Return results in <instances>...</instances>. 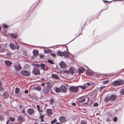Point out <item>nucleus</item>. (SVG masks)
Instances as JSON below:
<instances>
[{
    "label": "nucleus",
    "mask_w": 124,
    "mask_h": 124,
    "mask_svg": "<svg viewBox=\"0 0 124 124\" xmlns=\"http://www.w3.org/2000/svg\"><path fill=\"white\" fill-rule=\"evenodd\" d=\"M46 84L47 86H50L51 85L50 83L49 82H47L46 83Z\"/></svg>",
    "instance_id": "obj_41"
},
{
    "label": "nucleus",
    "mask_w": 124,
    "mask_h": 124,
    "mask_svg": "<svg viewBox=\"0 0 124 124\" xmlns=\"http://www.w3.org/2000/svg\"><path fill=\"white\" fill-rule=\"evenodd\" d=\"M124 84V81L123 80H118L117 81H113L112 84L114 86H116L119 85H122Z\"/></svg>",
    "instance_id": "obj_1"
},
{
    "label": "nucleus",
    "mask_w": 124,
    "mask_h": 124,
    "mask_svg": "<svg viewBox=\"0 0 124 124\" xmlns=\"http://www.w3.org/2000/svg\"><path fill=\"white\" fill-rule=\"evenodd\" d=\"M5 63L6 65L7 66H10L12 64V63L11 61H10L8 60H7L5 61Z\"/></svg>",
    "instance_id": "obj_15"
},
{
    "label": "nucleus",
    "mask_w": 124,
    "mask_h": 124,
    "mask_svg": "<svg viewBox=\"0 0 124 124\" xmlns=\"http://www.w3.org/2000/svg\"><path fill=\"white\" fill-rule=\"evenodd\" d=\"M44 116L43 115H40V118H41V122H44V120L43 119Z\"/></svg>",
    "instance_id": "obj_31"
},
{
    "label": "nucleus",
    "mask_w": 124,
    "mask_h": 124,
    "mask_svg": "<svg viewBox=\"0 0 124 124\" xmlns=\"http://www.w3.org/2000/svg\"><path fill=\"white\" fill-rule=\"evenodd\" d=\"M69 89L70 91L71 92H76L78 91L79 88H78V87L72 86L70 87Z\"/></svg>",
    "instance_id": "obj_3"
},
{
    "label": "nucleus",
    "mask_w": 124,
    "mask_h": 124,
    "mask_svg": "<svg viewBox=\"0 0 124 124\" xmlns=\"http://www.w3.org/2000/svg\"><path fill=\"white\" fill-rule=\"evenodd\" d=\"M48 62L49 63L51 64H53L54 63V62L52 60H48Z\"/></svg>",
    "instance_id": "obj_38"
},
{
    "label": "nucleus",
    "mask_w": 124,
    "mask_h": 124,
    "mask_svg": "<svg viewBox=\"0 0 124 124\" xmlns=\"http://www.w3.org/2000/svg\"><path fill=\"white\" fill-rule=\"evenodd\" d=\"M51 77L54 79H60L59 76L55 74H51Z\"/></svg>",
    "instance_id": "obj_10"
},
{
    "label": "nucleus",
    "mask_w": 124,
    "mask_h": 124,
    "mask_svg": "<svg viewBox=\"0 0 124 124\" xmlns=\"http://www.w3.org/2000/svg\"><path fill=\"white\" fill-rule=\"evenodd\" d=\"M57 54L60 56L61 57H63V52H62L60 51H58L57 53Z\"/></svg>",
    "instance_id": "obj_23"
},
{
    "label": "nucleus",
    "mask_w": 124,
    "mask_h": 124,
    "mask_svg": "<svg viewBox=\"0 0 124 124\" xmlns=\"http://www.w3.org/2000/svg\"><path fill=\"white\" fill-rule=\"evenodd\" d=\"M60 65L62 68L64 69L65 67L66 64L63 62H61L60 63Z\"/></svg>",
    "instance_id": "obj_13"
},
{
    "label": "nucleus",
    "mask_w": 124,
    "mask_h": 124,
    "mask_svg": "<svg viewBox=\"0 0 124 124\" xmlns=\"http://www.w3.org/2000/svg\"><path fill=\"white\" fill-rule=\"evenodd\" d=\"M94 93H91V96H92L94 94Z\"/></svg>",
    "instance_id": "obj_58"
},
{
    "label": "nucleus",
    "mask_w": 124,
    "mask_h": 124,
    "mask_svg": "<svg viewBox=\"0 0 124 124\" xmlns=\"http://www.w3.org/2000/svg\"><path fill=\"white\" fill-rule=\"evenodd\" d=\"M37 107L38 109V110L39 112H40L42 113L43 112V110L40 109L41 107L39 105H37L36 106Z\"/></svg>",
    "instance_id": "obj_25"
},
{
    "label": "nucleus",
    "mask_w": 124,
    "mask_h": 124,
    "mask_svg": "<svg viewBox=\"0 0 124 124\" xmlns=\"http://www.w3.org/2000/svg\"><path fill=\"white\" fill-rule=\"evenodd\" d=\"M14 67L15 69L17 70H19L22 69L21 67L19 65H18L17 66L15 65Z\"/></svg>",
    "instance_id": "obj_17"
},
{
    "label": "nucleus",
    "mask_w": 124,
    "mask_h": 124,
    "mask_svg": "<svg viewBox=\"0 0 124 124\" xmlns=\"http://www.w3.org/2000/svg\"><path fill=\"white\" fill-rule=\"evenodd\" d=\"M59 119L60 121L62 123L65 122L66 121L65 118L63 116H60Z\"/></svg>",
    "instance_id": "obj_12"
},
{
    "label": "nucleus",
    "mask_w": 124,
    "mask_h": 124,
    "mask_svg": "<svg viewBox=\"0 0 124 124\" xmlns=\"http://www.w3.org/2000/svg\"><path fill=\"white\" fill-rule=\"evenodd\" d=\"M50 104H52L54 101V99H52L49 101Z\"/></svg>",
    "instance_id": "obj_35"
},
{
    "label": "nucleus",
    "mask_w": 124,
    "mask_h": 124,
    "mask_svg": "<svg viewBox=\"0 0 124 124\" xmlns=\"http://www.w3.org/2000/svg\"><path fill=\"white\" fill-rule=\"evenodd\" d=\"M55 92L57 93H58L59 92H61L60 87L59 88L57 87H56L55 88Z\"/></svg>",
    "instance_id": "obj_26"
},
{
    "label": "nucleus",
    "mask_w": 124,
    "mask_h": 124,
    "mask_svg": "<svg viewBox=\"0 0 124 124\" xmlns=\"http://www.w3.org/2000/svg\"><path fill=\"white\" fill-rule=\"evenodd\" d=\"M9 120L11 122H13L15 120V118H13L12 117H11L9 118Z\"/></svg>",
    "instance_id": "obj_39"
},
{
    "label": "nucleus",
    "mask_w": 124,
    "mask_h": 124,
    "mask_svg": "<svg viewBox=\"0 0 124 124\" xmlns=\"http://www.w3.org/2000/svg\"><path fill=\"white\" fill-rule=\"evenodd\" d=\"M57 122V120L56 119H54V120L52 121L51 122V124H53L55 122Z\"/></svg>",
    "instance_id": "obj_37"
},
{
    "label": "nucleus",
    "mask_w": 124,
    "mask_h": 124,
    "mask_svg": "<svg viewBox=\"0 0 124 124\" xmlns=\"http://www.w3.org/2000/svg\"><path fill=\"white\" fill-rule=\"evenodd\" d=\"M46 114L48 116H51L52 114V110L50 109H47L46 111Z\"/></svg>",
    "instance_id": "obj_11"
},
{
    "label": "nucleus",
    "mask_w": 124,
    "mask_h": 124,
    "mask_svg": "<svg viewBox=\"0 0 124 124\" xmlns=\"http://www.w3.org/2000/svg\"><path fill=\"white\" fill-rule=\"evenodd\" d=\"M86 73L87 75L89 76H91L92 74V73L90 71L87 70H86Z\"/></svg>",
    "instance_id": "obj_29"
},
{
    "label": "nucleus",
    "mask_w": 124,
    "mask_h": 124,
    "mask_svg": "<svg viewBox=\"0 0 124 124\" xmlns=\"http://www.w3.org/2000/svg\"><path fill=\"white\" fill-rule=\"evenodd\" d=\"M25 93L26 94H27L28 93V91L27 90H26L25 91Z\"/></svg>",
    "instance_id": "obj_52"
},
{
    "label": "nucleus",
    "mask_w": 124,
    "mask_h": 124,
    "mask_svg": "<svg viewBox=\"0 0 124 124\" xmlns=\"http://www.w3.org/2000/svg\"><path fill=\"white\" fill-rule=\"evenodd\" d=\"M33 54L34 56H37L39 55V53L38 51L35 50H33Z\"/></svg>",
    "instance_id": "obj_19"
},
{
    "label": "nucleus",
    "mask_w": 124,
    "mask_h": 124,
    "mask_svg": "<svg viewBox=\"0 0 124 124\" xmlns=\"http://www.w3.org/2000/svg\"><path fill=\"white\" fill-rule=\"evenodd\" d=\"M41 80H44V78H42Z\"/></svg>",
    "instance_id": "obj_63"
},
{
    "label": "nucleus",
    "mask_w": 124,
    "mask_h": 124,
    "mask_svg": "<svg viewBox=\"0 0 124 124\" xmlns=\"http://www.w3.org/2000/svg\"><path fill=\"white\" fill-rule=\"evenodd\" d=\"M45 84H46V82L42 83L41 85L42 86H44Z\"/></svg>",
    "instance_id": "obj_54"
},
{
    "label": "nucleus",
    "mask_w": 124,
    "mask_h": 124,
    "mask_svg": "<svg viewBox=\"0 0 124 124\" xmlns=\"http://www.w3.org/2000/svg\"><path fill=\"white\" fill-rule=\"evenodd\" d=\"M80 124H87V122L85 120H82L81 121Z\"/></svg>",
    "instance_id": "obj_33"
},
{
    "label": "nucleus",
    "mask_w": 124,
    "mask_h": 124,
    "mask_svg": "<svg viewBox=\"0 0 124 124\" xmlns=\"http://www.w3.org/2000/svg\"><path fill=\"white\" fill-rule=\"evenodd\" d=\"M105 87L106 86H102L101 87H100L99 88V91L100 92H101L102 89L105 88Z\"/></svg>",
    "instance_id": "obj_30"
},
{
    "label": "nucleus",
    "mask_w": 124,
    "mask_h": 124,
    "mask_svg": "<svg viewBox=\"0 0 124 124\" xmlns=\"http://www.w3.org/2000/svg\"><path fill=\"white\" fill-rule=\"evenodd\" d=\"M85 70V69L84 68L82 67H81L78 70L77 72L78 73H82Z\"/></svg>",
    "instance_id": "obj_14"
},
{
    "label": "nucleus",
    "mask_w": 124,
    "mask_h": 124,
    "mask_svg": "<svg viewBox=\"0 0 124 124\" xmlns=\"http://www.w3.org/2000/svg\"><path fill=\"white\" fill-rule=\"evenodd\" d=\"M77 87H78V88H79V89H81L82 91H83L84 89H86V88L85 87L84 85L83 86H78Z\"/></svg>",
    "instance_id": "obj_24"
},
{
    "label": "nucleus",
    "mask_w": 124,
    "mask_h": 124,
    "mask_svg": "<svg viewBox=\"0 0 124 124\" xmlns=\"http://www.w3.org/2000/svg\"><path fill=\"white\" fill-rule=\"evenodd\" d=\"M98 106V104L97 103H95L93 104V106L95 107H97Z\"/></svg>",
    "instance_id": "obj_48"
},
{
    "label": "nucleus",
    "mask_w": 124,
    "mask_h": 124,
    "mask_svg": "<svg viewBox=\"0 0 124 124\" xmlns=\"http://www.w3.org/2000/svg\"><path fill=\"white\" fill-rule=\"evenodd\" d=\"M33 73L36 75H38L40 74L39 71V70L36 68H34L33 71Z\"/></svg>",
    "instance_id": "obj_7"
},
{
    "label": "nucleus",
    "mask_w": 124,
    "mask_h": 124,
    "mask_svg": "<svg viewBox=\"0 0 124 124\" xmlns=\"http://www.w3.org/2000/svg\"><path fill=\"white\" fill-rule=\"evenodd\" d=\"M121 93L123 94H124V89H121L120 90Z\"/></svg>",
    "instance_id": "obj_40"
},
{
    "label": "nucleus",
    "mask_w": 124,
    "mask_h": 124,
    "mask_svg": "<svg viewBox=\"0 0 124 124\" xmlns=\"http://www.w3.org/2000/svg\"><path fill=\"white\" fill-rule=\"evenodd\" d=\"M10 48L13 50H15L16 48L17 49H18L19 46L18 44L15 43L14 44L13 43H10Z\"/></svg>",
    "instance_id": "obj_2"
},
{
    "label": "nucleus",
    "mask_w": 124,
    "mask_h": 124,
    "mask_svg": "<svg viewBox=\"0 0 124 124\" xmlns=\"http://www.w3.org/2000/svg\"><path fill=\"white\" fill-rule=\"evenodd\" d=\"M55 124H61L60 123H56Z\"/></svg>",
    "instance_id": "obj_61"
},
{
    "label": "nucleus",
    "mask_w": 124,
    "mask_h": 124,
    "mask_svg": "<svg viewBox=\"0 0 124 124\" xmlns=\"http://www.w3.org/2000/svg\"><path fill=\"white\" fill-rule=\"evenodd\" d=\"M3 96L4 98H7L8 97L9 95L8 93H7L5 92V93L3 94Z\"/></svg>",
    "instance_id": "obj_27"
},
{
    "label": "nucleus",
    "mask_w": 124,
    "mask_h": 124,
    "mask_svg": "<svg viewBox=\"0 0 124 124\" xmlns=\"http://www.w3.org/2000/svg\"><path fill=\"white\" fill-rule=\"evenodd\" d=\"M116 98V97L115 95H112L109 97L110 100L112 101L115 100Z\"/></svg>",
    "instance_id": "obj_18"
},
{
    "label": "nucleus",
    "mask_w": 124,
    "mask_h": 124,
    "mask_svg": "<svg viewBox=\"0 0 124 124\" xmlns=\"http://www.w3.org/2000/svg\"><path fill=\"white\" fill-rule=\"evenodd\" d=\"M23 107L22 105H21L20 106V108H22Z\"/></svg>",
    "instance_id": "obj_60"
},
{
    "label": "nucleus",
    "mask_w": 124,
    "mask_h": 124,
    "mask_svg": "<svg viewBox=\"0 0 124 124\" xmlns=\"http://www.w3.org/2000/svg\"><path fill=\"white\" fill-rule=\"evenodd\" d=\"M50 54L53 57H56V55L55 54H54L52 53H51Z\"/></svg>",
    "instance_id": "obj_46"
},
{
    "label": "nucleus",
    "mask_w": 124,
    "mask_h": 124,
    "mask_svg": "<svg viewBox=\"0 0 124 124\" xmlns=\"http://www.w3.org/2000/svg\"><path fill=\"white\" fill-rule=\"evenodd\" d=\"M36 89L38 91H40L41 90V88L39 87H37L36 88Z\"/></svg>",
    "instance_id": "obj_44"
},
{
    "label": "nucleus",
    "mask_w": 124,
    "mask_h": 124,
    "mask_svg": "<svg viewBox=\"0 0 124 124\" xmlns=\"http://www.w3.org/2000/svg\"><path fill=\"white\" fill-rule=\"evenodd\" d=\"M22 111V113L23 114H24L25 113V111L24 110H23Z\"/></svg>",
    "instance_id": "obj_56"
},
{
    "label": "nucleus",
    "mask_w": 124,
    "mask_h": 124,
    "mask_svg": "<svg viewBox=\"0 0 124 124\" xmlns=\"http://www.w3.org/2000/svg\"><path fill=\"white\" fill-rule=\"evenodd\" d=\"M27 112L30 115H32L34 112V110L33 108H29L27 110Z\"/></svg>",
    "instance_id": "obj_8"
},
{
    "label": "nucleus",
    "mask_w": 124,
    "mask_h": 124,
    "mask_svg": "<svg viewBox=\"0 0 124 124\" xmlns=\"http://www.w3.org/2000/svg\"><path fill=\"white\" fill-rule=\"evenodd\" d=\"M85 99H83L82 100H79L78 101V102L79 103H82L85 101Z\"/></svg>",
    "instance_id": "obj_36"
},
{
    "label": "nucleus",
    "mask_w": 124,
    "mask_h": 124,
    "mask_svg": "<svg viewBox=\"0 0 124 124\" xmlns=\"http://www.w3.org/2000/svg\"><path fill=\"white\" fill-rule=\"evenodd\" d=\"M9 122V121H7V123H8Z\"/></svg>",
    "instance_id": "obj_62"
},
{
    "label": "nucleus",
    "mask_w": 124,
    "mask_h": 124,
    "mask_svg": "<svg viewBox=\"0 0 124 124\" xmlns=\"http://www.w3.org/2000/svg\"><path fill=\"white\" fill-rule=\"evenodd\" d=\"M50 89L48 87H44L43 89V93L45 94H48Z\"/></svg>",
    "instance_id": "obj_5"
},
{
    "label": "nucleus",
    "mask_w": 124,
    "mask_h": 124,
    "mask_svg": "<svg viewBox=\"0 0 124 124\" xmlns=\"http://www.w3.org/2000/svg\"><path fill=\"white\" fill-rule=\"evenodd\" d=\"M41 68L43 70H44L45 69L46 65L45 64L43 63L41 64H40V66Z\"/></svg>",
    "instance_id": "obj_20"
},
{
    "label": "nucleus",
    "mask_w": 124,
    "mask_h": 124,
    "mask_svg": "<svg viewBox=\"0 0 124 124\" xmlns=\"http://www.w3.org/2000/svg\"><path fill=\"white\" fill-rule=\"evenodd\" d=\"M3 26L5 28H6L8 27V26L6 24H3Z\"/></svg>",
    "instance_id": "obj_42"
},
{
    "label": "nucleus",
    "mask_w": 124,
    "mask_h": 124,
    "mask_svg": "<svg viewBox=\"0 0 124 124\" xmlns=\"http://www.w3.org/2000/svg\"><path fill=\"white\" fill-rule=\"evenodd\" d=\"M63 56L67 58L69 56V54L66 51H64L63 52Z\"/></svg>",
    "instance_id": "obj_16"
},
{
    "label": "nucleus",
    "mask_w": 124,
    "mask_h": 124,
    "mask_svg": "<svg viewBox=\"0 0 124 124\" xmlns=\"http://www.w3.org/2000/svg\"><path fill=\"white\" fill-rule=\"evenodd\" d=\"M21 74L25 76H28L30 74V73L29 71L26 70H22L21 71Z\"/></svg>",
    "instance_id": "obj_4"
},
{
    "label": "nucleus",
    "mask_w": 124,
    "mask_h": 124,
    "mask_svg": "<svg viewBox=\"0 0 124 124\" xmlns=\"http://www.w3.org/2000/svg\"><path fill=\"white\" fill-rule=\"evenodd\" d=\"M109 81V80H107L106 81H103V83L104 84H107L108 83Z\"/></svg>",
    "instance_id": "obj_43"
},
{
    "label": "nucleus",
    "mask_w": 124,
    "mask_h": 124,
    "mask_svg": "<svg viewBox=\"0 0 124 124\" xmlns=\"http://www.w3.org/2000/svg\"><path fill=\"white\" fill-rule=\"evenodd\" d=\"M2 88L1 87H0V91H2Z\"/></svg>",
    "instance_id": "obj_57"
},
{
    "label": "nucleus",
    "mask_w": 124,
    "mask_h": 124,
    "mask_svg": "<svg viewBox=\"0 0 124 124\" xmlns=\"http://www.w3.org/2000/svg\"><path fill=\"white\" fill-rule=\"evenodd\" d=\"M117 120V118L116 117H114L113 119V121L114 122L116 121Z\"/></svg>",
    "instance_id": "obj_45"
},
{
    "label": "nucleus",
    "mask_w": 124,
    "mask_h": 124,
    "mask_svg": "<svg viewBox=\"0 0 124 124\" xmlns=\"http://www.w3.org/2000/svg\"><path fill=\"white\" fill-rule=\"evenodd\" d=\"M20 89L18 88H16L15 89V93H16L18 94L19 91Z\"/></svg>",
    "instance_id": "obj_32"
},
{
    "label": "nucleus",
    "mask_w": 124,
    "mask_h": 124,
    "mask_svg": "<svg viewBox=\"0 0 124 124\" xmlns=\"http://www.w3.org/2000/svg\"><path fill=\"white\" fill-rule=\"evenodd\" d=\"M4 118L2 116H0V119L1 120H2Z\"/></svg>",
    "instance_id": "obj_50"
},
{
    "label": "nucleus",
    "mask_w": 124,
    "mask_h": 124,
    "mask_svg": "<svg viewBox=\"0 0 124 124\" xmlns=\"http://www.w3.org/2000/svg\"><path fill=\"white\" fill-rule=\"evenodd\" d=\"M66 85L67 86H68V85H67H67Z\"/></svg>",
    "instance_id": "obj_64"
},
{
    "label": "nucleus",
    "mask_w": 124,
    "mask_h": 124,
    "mask_svg": "<svg viewBox=\"0 0 124 124\" xmlns=\"http://www.w3.org/2000/svg\"><path fill=\"white\" fill-rule=\"evenodd\" d=\"M103 1L104 2H108V1H106V0H104V1Z\"/></svg>",
    "instance_id": "obj_59"
},
{
    "label": "nucleus",
    "mask_w": 124,
    "mask_h": 124,
    "mask_svg": "<svg viewBox=\"0 0 124 124\" xmlns=\"http://www.w3.org/2000/svg\"><path fill=\"white\" fill-rule=\"evenodd\" d=\"M11 37L14 39H16L17 37V35L16 34H11Z\"/></svg>",
    "instance_id": "obj_21"
},
{
    "label": "nucleus",
    "mask_w": 124,
    "mask_h": 124,
    "mask_svg": "<svg viewBox=\"0 0 124 124\" xmlns=\"http://www.w3.org/2000/svg\"><path fill=\"white\" fill-rule=\"evenodd\" d=\"M35 66L36 67H40V64H35Z\"/></svg>",
    "instance_id": "obj_49"
},
{
    "label": "nucleus",
    "mask_w": 124,
    "mask_h": 124,
    "mask_svg": "<svg viewBox=\"0 0 124 124\" xmlns=\"http://www.w3.org/2000/svg\"><path fill=\"white\" fill-rule=\"evenodd\" d=\"M23 120V116H20L18 117V121L19 123H22Z\"/></svg>",
    "instance_id": "obj_9"
},
{
    "label": "nucleus",
    "mask_w": 124,
    "mask_h": 124,
    "mask_svg": "<svg viewBox=\"0 0 124 124\" xmlns=\"http://www.w3.org/2000/svg\"><path fill=\"white\" fill-rule=\"evenodd\" d=\"M44 55L42 54H41L40 55V57L41 58H43L44 57Z\"/></svg>",
    "instance_id": "obj_51"
},
{
    "label": "nucleus",
    "mask_w": 124,
    "mask_h": 124,
    "mask_svg": "<svg viewBox=\"0 0 124 124\" xmlns=\"http://www.w3.org/2000/svg\"><path fill=\"white\" fill-rule=\"evenodd\" d=\"M44 53L46 54H49L51 52V49H48L47 50H44Z\"/></svg>",
    "instance_id": "obj_22"
},
{
    "label": "nucleus",
    "mask_w": 124,
    "mask_h": 124,
    "mask_svg": "<svg viewBox=\"0 0 124 124\" xmlns=\"http://www.w3.org/2000/svg\"><path fill=\"white\" fill-rule=\"evenodd\" d=\"M61 92L65 93L67 92V88L64 85H62L60 87Z\"/></svg>",
    "instance_id": "obj_6"
},
{
    "label": "nucleus",
    "mask_w": 124,
    "mask_h": 124,
    "mask_svg": "<svg viewBox=\"0 0 124 124\" xmlns=\"http://www.w3.org/2000/svg\"><path fill=\"white\" fill-rule=\"evenodd\" d=\"M11 55L10 54L9 52H7V56L8 57H9Z\"/></svg>",
    "instance_id": "obj_47"
},
{
    "label": "nucleus",
    "mask_w": 124,
    "mask_h": 124,
    "mask_svg": "<svg viewBox=\"0 0 124 124\" xmlns=\"http://www.w3.org/2000/svg\"><path fill=\"white\" fill-rule=\"evenodd\" d=\"M106 121L107 122H108L109 121V120L108 118H107L106 119Z\"/></svg>",
    "instance_id": "obj_55"
},
{
    "label": "nucleus",
    "mask_w": 124,
    "mask_h": 124,
    "mask_svg": "<svg viewBox=\"0 0 124 124\" xmlns=\"http://www.w3.org/2000/svg\"><path fill=\"white\" fill-rule=\"evenodd\" d=\"M109 97H106L104 99V101L106 102H108L110 100Z\"/></svg>",
    "instance_id": "obj_34"
},
{
    "label": "nucleus",
    "mask_w": 124,
    "mask_h": 124,
    "mask_svg": "<svg viewBox=\"0 0 124 124\" xmlns=\"http://www.w3.org/2000/svg\"><path fill=\"white\" fill-rule=\"evenodd\" d=\"M86 89L90 85V84L89 83H88L86 84H85L84 85Z\"/></svg>",
    "instance_id": "obj_28"
},
{
    "label": "nucleus",
    "mask_w": 124,
    "mask_h": 124,
    "mask_svg": "<svg viewBox=\"0 0 124 124\" xmlns=\"http://www.w3.org/2000/svg\"><path fill=\"white\" fill-rule=\"evenodd\" d=\"M71 104L72 106H75L76 105V104L75 103H71Z\"/></svg>",
    "instance_id": "obj_53"
}]
</instances>
